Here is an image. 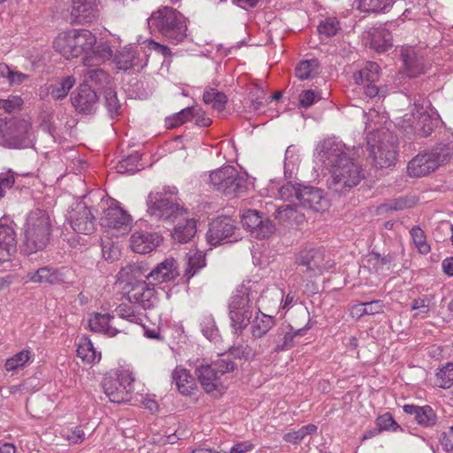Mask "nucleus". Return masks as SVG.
<instances>
[{"instance_id":"nucleus-1","label":"nucleus","mask_w":453,"mask_h":453,"mask_svg":"<svg viewBox=\"0 0 453 453\" xmlns=\"http://www.w3.org/2000/svg\"><path fill=\"white\" fill-rule=\"evenodd\" d=\"M345 145L329 138L319 145L318 157L330 171L328 187L334 192L344 193L357 186L365 178L362 167L345 153Z\"/></svg>"},{"instance_id":"nucleus-2","label":"nucleus","mask_w":453,"mask_h":453,"mask_svg":"<svg viewBox=\"0 0 453 453\" xmlns=\"http://www.w3.org/2000/svg\"><path fill=\"white\" fill-rule=\"evenodd\" d=\"M262 290V283L247 281L239 285L229 297L227 310L230 325L235 334H242L252 318V304Z\"/></svg>"},{"instance_id":"nucleus-3","label":"nucleus","mask_w":453,"mask_h":453,"mask_svg":"<svg viewBox=\"0 0 453 453\" xmlns=\"http://www.w3.org/2000/svg\"><path fill=\"white\" fill-rule=\"evenodd\" d=\"M96 43V35L87 29H69L60 33L54 40V49L66 59L85 55V66H93V57L89 52Z\"/></svg>"},{"instance_id":"nucleus-4","label":"nucleus","mask_w":453,"mask_h":453,"mask_svg":"<svg viewBox=\"0 0 453 453\" xmlns=\"http://www.w3.org/2000/svg\"><path fill=\"white\" fill-rule=\"evenodd\" d=\"M52 223L50 214L41 209L31 211L23 226V250L27 254H34L46 248L50 242Z\"/></svg>"},{"instance_id":"nucleus-5","label":"nucleus","mask_w":453,"mask_h":453,"mask_svg":"<svg viewBox=\"0 0 453 453\" xmlns=\"http://www.w3.org/2000/svg\"><path fill=\"white\" fill-rule=\"evenodd\" d=\"M149 21L171 43L178 44L187 37L186 18L172 7L166 6L154 12Z\"/></svg>"},{"instance_id":"nucleus-6","label":"nucleus","mask_w":453,"mask_h":453,"mask_svg":"<svg viewBox=\"0 0 453 453\" xmlns=\"http://www.w3.org/2000/svg\"><path fill=\"white\" fill-rule=\"evenodd\" d=\"M452 153L453 149L449 143H439L412 157L407 165V173L412 178L426 176L448 161Z\"/></svg>"},{"instance_id":"nucleus-7","label":"nucleus","mask_w":453,"mask_h":453,"mask_svg":"<svg viewBox=\"0 0 453 453\" xmlns=\"http://www.w3.org/2000/svg\"><path fill=\"white\" fill-rule=\"evenodd\" d=\"M208 183L213 189L228 197H236L247 191L245 174L232 165H224L210 173Z\"/></svg>"},{"instance_id":"nucleus-8","label":"nucleus","mask_w":453,"mask_h":453,"mask_svg":"<svg viewBox=\"0 0 453 453\" xmlns=\"http://www.w3.org/2000/svg\"><path fill=\"white\" fill-rule=\"evenodd\" d=\"M234 363L230 357H222L211 364H202L196 369V374L203 388L208 394H222L226 390L222 376L233 372Z\"/></svg>"},{"instance_id":"nucleus-9","label":"nucleus","mask_w":453,"mask_h":453,"mask_svg":"<svg viewBox=\"0 0 453 453\" xmlns=\"http://www.w3.org/2000/svg\"><path fill=\"white\" fill-rule=\"evenodd\" d=\"M367 149L375 166H391L396 157V140L388 130L372 132L367 136Z\"/></svg>"},{"instance_id":"nucleus-10","label":"nucleus","mask_w":453,"mask_h":453,"mask_svg":"<svg viewBox=\"0 0 453 453\" xmlns=\"http://www.w3.org/2000/svg\"><path fill=\"white\" fill-rule=\"evenodd\" d=\"M147 205L148 214L157 220L173 222L186 212L166 194L158 192L149 194Z\"/></svg>"},{"instance_id":"nucleus-11","label":"nucleus","mask_w":453,"mask_h":453,"mask_svg":"<svg viewBox=\"0 0 453 453\" xmlns=\"http://www.w3.org/2000/svg\"><path fill=\"white\" fill-rule=\"evenodd\" d=\"M31 124L28 120L12 119L0 124V143L8 148L27 146Z\"/></svg>"},{"instance_id":"nucleus-12","label":"nucleus","mask_w":453,"mask_h":453,"mask_svg":"<svg viewBox=\"0 0 453 453\" xmlns=\"http://www.w3.org/2000/svg\"><path fill=\"white\" fill-rule=\"evenodd\" d=\"M133 381L131 373L123 371L104 377L103 388L111 402L120 403L128 400L133 390Z\"/></svg>"},{"instance_id":"nucleus-13","label":"nucleus","mask_w":453,"mask_h":453,"mask_svg":"<svg viewBox=\"0 0 453 453\" xmlns=\"http://www.w3.org/2000/svg\"><path fill=\"white\" fill-rule=\"evenodd\" d=\"M296 264L308 278L319 276L331 267L329 262H325L323 251L317 249L300 251L296 256Z\"/></svg>"},{"instance_id":"nucleus-14","label":"nucleus","mask_w":453,"mask_h":453,"mask_svg":"<svg viewBox=\"0 0 453 453\" xmlns=\"http://www.w3.org/2000/svg\"><path fill=\"white\" fill-rule=\"evenodd\" d=\"M131 216L119 205H111L104 211L101 225L114 235H123L131 229Z\"/></svg>"},{"instance_id":"nucleus-15","label":"nucleus","mask_w":453,"mask_h":453,"mask_svg":"<svg viewBox=\"0 0 453 453\" xmlns=\"http://www.w3.org/2000/svg\"><path fill=\"white\" fill-rule=\"evenodd\" d=\"M237 227L234 221L229 217H219L211 224L207 233V240L211 245L226 242H234L238 240L235 234Z\"/></svg>"},{"instance_id":"nucleus-16","label":"nucleus","mask_w":453,"mask_h":453,"mask_svg":"<svg viewBox=\"0 0 453 453\" xmlns=\"http://www.w3.org/2000/svg\"><path fill=\"white\" fill-rule=\"evenodd\" d=\"M427 53L428 50L420 46L402 47L401 58L409 76H418L425 72Z\"/></svg>"},{"instance_id":"nucleus-17","label":"nucleus","mask_w":453,"mask_h":453,"mask_svg":"<svg viewBox=\"0 0 453 453\" xmlns=\"http://www.w3.org/2000/svg\"><path fill=\"white\" fill-rule=\"evenodd\" d=\"M148 59L143 51L137 47L125 46L114 57V63L119 70H141L147 65Z\"/></svg>"},{"instance_id":"nucleus-18","label":"nucleus","mask_w":453,"mask_h":453,"mask_svg":"<svg viewBox=\"0 0 453 453\" xmlns=\"http://www.w3.org/2000/svg\"><path fill=\"white\" fill-rule=\"evenodd\" d=\"M69 220L76 233L90 234L95 231V216L84 203H76L70 211Z\"/></svg>"},{"instance_id":"nucleus-19","label":"nucleus","mask_w":453,"mask_h":453,"mask_svg":"<svg viewBox=\"0 0 453 453\" xmlns=\"http://www.w3.org/2000/svg\"><path fill=\"white\" fill-rule=\"evenodd\" d=\"M127 296L130 303H138L144 310L153 308L158 302L155 288L146 281L136 282Z\"/></svg>"},{"instance_id":"nucleus-20","label":"nucleus","mask_w":453,"mask_h":453,"mask_svg":"<svg viewBox=\"0 0 453 453\" xmlns=\"http://www.w3.org/2000/svg\"><path fill=\"white\" fill-rule=\"evenodd\" d=\"M400 125L405 132L408 133L410 129V131L419 132L423 136L429 135L433 130L429 114L419 109L416 111L413 110L411 115L405 114Z\"/></svg>"},{"instance_id":"nucleus-21","label":"nucleus","mask_w":453,"mask_h":453,"mask_svg":"<svg viewBox=\"0 0 453 453\" xmlns=\"http://www.w3.org/2000/svg\"><path fill=\"white\" fill-rule=\"evenodd\" d=\"M298 206L308 208L315 211H324L329 207L328 199L319 188L303 187L299 194Z\"/></svg>"},{"instance_id":"nucleus-22","label":"nucleus","mask_w":453,"mask_h":453,"mask_svg":"<svg viewBox=\"0 0 453 453\" xmlns=\"http://www.w3.org/2000/svg\"><path fill=\"white\" fill-rule=\"evenodd\" d=\"M97 95L88 84H81L77 94L72 97V104L77 111L81 113H91L96 104Z\"/></svg>"},{"instance_id":"nucleus-23","label":"nucleus","mask_w":453,"mask_h":453,"mask_svg":"<svg viewBox=\"0 0 453 453\" xmlns=\"http://www.w3.org/2000/svg\"><path fill=\"white\" fill-rule=\"evenodd\" d=\"M300 185H295L291 182H288L280 188V198L286 201H290L292 203L283 204L279 207L278 213L280 216H286L287 218H292L294 212L296 211L299 202V194L302 193Z\"/></svg>"},{"instance_id":"nucleus-24","label":"nucleus","mask_w":453,"mask_h":453,"mask_svg":"<svg viewBox=\"0 0 453 453\" xmlns=\"http://www.w3.org/2000/svg\"><path fill=\"white\" fill-rule=\"evenodd\" d=\"M17 252L16 233L10 225L0 220V261H7Z\"/></svg>"},{"instance_id":"nucleus-25","label":"nucleus","mask_w":453,"mask_h":453,"mask_svg":"<svg viewBox=\"0 0 453 453\" xmlns=\"http://www.w3.org/2000/svg\"><path fill=\"white\" fill-rule=\"evenodd\" d=\"M132 250L140 254L152 251L161 242V237L156 233L144 231L134 232L130 239Z\"/></svg>"},{"instance_id":"nucleus-26","label":"nucleus","mask_w":453,"mask_h":453,"mask_svg":"<svg viewBox=\"0 0 453 453\" xmlns=\"http://www.w3.org/2000/svg\"><path fill=\"white\" fill-rule=\"evenodd\" d=\"M27 277L29 281L40 284L57 285L65 282L63 269L49 266H43L35 271L29 272Z\"/></svg>"},{"instance_id":"nucleus-27","label":"nucleus","mask_w":453,"mask_h":453,"mask_svg":"<svg viewBox=\"0 0 453 453\" xmlns=\"http://www.w3.org/2000/svg\"><path fill=\"white\" fill-rule=\"evenodd\" d=\"M179 275L177 263L173 257L165 259L158 264L148 275L155 284L172 280Z\"/></svg>"},{"instance_id":"nucleus-28","label":"nucleus","mask_w":453,"mask_h":453,"mask_svg":"<svg viewBox=\"0 0 453 453\" xmlns=\"http://www.w3.org/2000/svg\"><path fill=\"white\" fill-rule=\"evenodd\" d=\"M96 0H73L72 16L80 23H90L97 16Z\"/></svg>"},{"instance_id":"nucleus-29","label":"nucleus","mask_w":453,"mask_h":453,"mask_svg":"<svg viewBox=\"0 0 453 453\" xmlns=\"http://www.w3.org/2000/svg\"><path fill=\"white\" fill-rule=\"evenodd\" d=\"M276 320L273 316L267 315L261 311V307H258V311L256 312L253 319H250V332L253 339H261L265 337L267 333L275 326Z\"/></svg>"},{"instance_id":"nucleus-30","label":"nucleus","mask_w":453,"mask_h":453,"mask_svg":"<svg viewBox=\"0 0 453 453\" xmlns=\"http://www.w3.org/2000/svg\"><path fill=\"white\" fill-rule=\"evenodd\" d=\"M75 84V79L73 76H67L56 84L45 85L39 89L41 99H46L50 95L54 100L65 98L71 88Z\"/></svg>"},{"instance_id":"nucleus-31","label":"nucleus","mask_w":453,"mask_h":453,"mask_svg":"<svg viewBox=\"0 0 453 453\" xmlns=\"http://www.w3.org/2000/svg\"><path fill=\"white\" fill-rule=\"evenodd\" d=\"M173 382L177 390L182 395H191L196 390V383L189 371L181 366H177L172 372Z\"/></svg>"},{"instance_id":"nucleus-32","label":"nucleus","mask_w":453,"mask_h":453,"mask_svg":"<svg viewBox=\"0 0 453 453\" xmlns=\"http://www.w3.org/2000/svg\"><path fill=\"white\" fill-rule=\"evenodd\" d=\"M283 297L284 293L281 289L275 287L265 288L262 284V290L257 295V299L254 301L257 309L261 307V311H271L277 308L278 304L282 303Z\"/></svg>"},{"instance_id":"nucleus-33","label":"nucleus","mask_w":453,"mask_h":453,"mask_svg":"<svg viewBox=\"0 0 453 453\" xmlns=\"http://www.w3.org/2000/svg\"><path fill=\"white\" fill-rule=\"evenodd\" d=\"M403 409L405 413L413 415L417 423L421 426L432 427L437 422V416L429 405L405 404Z\"/></svg>"},{"instance_id":"nucleus-34","label":"nucleus","mask_w":453,"mask_h":453,"mask_svg":"<svg viewBox=\"0 0 453 453\" xmlns=\"http://www.w3.org/2000/svg\"><path fill=\"white\" fill-rule=\"evenodd\" d=\"M307 330L306 327L285 332L281 327L277 330V334L271 336L272 341L275 344L273 350L280 352L288 349L294 346V339L296 336H303Z\"/></svg>"},{"instance_id":"nucleus-35","label":"nucleus","mask_w":453,"mask_h":453,"mask_svg":"<svg viewBox=\"0 0 453 453\" xmlns=\"http://www.w3.org/2000/svg\"><path fill=\"white\" fill-rule=\"evenodd\" d=\"M370 46L378 52H384L393 45L392 35L388 29L380 27L369 32Z\"/></svg>"},{"instance_id":"nucleus-36","label":"nucleus","mask_w":453,"mask_h":453,"mask_svg":"<svg viewBox=\"0 0 453 453\" xmlns=\"http://www.w3.org/2000/svg\"><path fill=\"white\" fill-rule=\"evenodd\" d=\"M113 316L105 313H96L88 320L90 329L96 333H104V334L113 337L119 330L111 324Z\"/></svg>"},{"instance_id":"nucleus-37","label":"nucleus","mask_w":453,"mask_h":453,"mask_svg":"<svg viewBox=\"0 0 453 453\" xmlns=\"http://www.w3.org/2000/svg\"><path fill=\"white\" fill-rule=\"evenodd\" d=\"M196 232V222L192 219H185L184 222L178 223L172 233L174 241L186 243L189 242Z\"/></svg>"},{"instance_id":"nucleus-38","label":"nucleus","mask_w":453,"mask_h":453,"mask_svg":"<svg viewBox=\"0 0 453 453\" xmlns=\"http://www.w3.org/2000/svg\"><path fill=\"white\" fill-rule=\"evenodd\" d=\"M77 356L85 363L92 364L100 360V353H97L92 342L88 337H81L76 349Z\"/></svg>"},{"instance_id":"nucleus-39","label":"nucleus","mask_w":453,"mask_h":453,"mask_svg":"<svg viewBox=\"0 0 453 453\" xmlns=\"http://www.w3.org/2000/svg\"><path fill=\"white\" fill-rule=\"evenodd\" d=\"M187 259L188 262L184 273V277L188 280L200 269L203 268L206 263L203 252L198 250H190L188 253H187Z\"/></svg>"},{"instance_id":"nucleus-40","label":"nucleus","mask_w":453,"mask_h":453,"mask_svg":"<svg viewBox=\"0 0 453 453\" xmlns=\"http://www.w3.org/2000/svg\"><path fill=\"white\" fill-rule=\"evenodd\" d=\"M380 68L375 62H368L357 73L354 80L357 84L375 83L380 79Z\"/></svg>"},{"instance_id":"nucleus-41","label":"nucleus","mask_w":453,"mask_h":453,"mask_svg":"<svg viewBox=\"0 0 453 453\" xmlns=\"http://www.w3.org/2000/svg\"><path fill=\"white\" fill-rule=\"evenodd\" d=\"M110 82L109 74L101 68L88 69L84 73V84L105 88Z\"/></svg>"},{"instance_id":"nucleus-42","label":"nucleus","mask_w":453,"mask_h":453,"mask_svg":"<svg viewBox=\"0 0 453 453\" xmlns=\"http://www.w3.org/2000/svg\"><path fill=\"white\" fill-rule=\"evenodd\" d=\"M116 315L129 323L142 325L143 314L128 303H121L115 309Z\"/></svg>"},{"instance_id":"nucleus-43","label":"nucleus","mask_w":453,"mask_h":453,"mask_svg":"<svg viewBox=\"0 0 453 453\" xmlns=\"http://www.w3.org/2000/svg\"><path fill=\"white\" fill-rule=\"evenodd\" d=\"M32 361V353L28 349H23L11 357L4 364V368L8 372H14L27 366Z\"/></svg>"},{"instance_id":"nucleus-44","label":"nucleus","mask_w":453,"mask_h":453,"mask_svg":"<svg viewBox=\"0 0 453 453\" xmlns=\"http://www.w3.org/2000/svg\"><path fill=\"white\" fill-rule=\"evenodd\" d=\"M319 63L317 59L303 60L296 66V75L302 81L312 79L319 73Z\"/></svg>"},{"instance_id":"nucleus-45","label":"nucleus","mask_w":453,"mask_h":453,"mask_svg":"<svg viewBox=\"0 0 453 453\" xmlns=\"http://www.w3.org/2000/svg\"><path fill=\"white\" fill-rule=\"evenodd\" d=\"M435 384L441 388H449L453 385V363L448 362L435 373Z\"/></svg>"},{"instance_id":"nucleus-46","label":"nucleus","mask_w":453,"mask_h":453,"mask_svg":"<svg viewBox=\"0 0 453 453\" xmlns=\"http://www.w3.org/2000/svg\"><path fill=\"white\" fill-rule=\"evenodd\" d=\"M203 102L206 104H211L212 108L221 111L226 104V96L214 88H209L204 91L203 96Z\"/></svg>"},{"instance_id":"nucleus-47","label":"nucleus","mask_w":453,"mask_h":453,"mask_svg":"<svg viewBox=\"0 0 453 453\" xmlns=\"http://www.w3.org/2000/svg\"><path fill=\"white\" fill-rule=\"evenodd\" d=\"M394 259L395 257L390 254L381 256L379 253L372 252L368 257L367 263L369 266H372L376 272H380L384 269L389 270L390 265Z\"/></svg>"},{"instance_id":"nucleus-48","label":"nucleus","mask_w":453,"mask_h":453,"mask_svg":"<svg viewBox=\"0 0 453 453\" xmlns=\"http://www.w3.org/2000/svg\"><path fill=\"white\" fill-rule=\"evenodd\" d=\"M93 57V65H97L102 62L109 60L112 57V50L107 42L96 43L93 50L89 52Z\"/></svg>"},{"instance_id":"nucleus-49","label":"nucleus","mask_w":453,"mask_h":453,"mask_svg":"<svg viewBox=\"0 0 453 453\" xmlns=\"http://www.w3.org/2000/svg\"><path fill=\"white\" fill-rule=\"evenodd\" d=\"M412 242L421 254L430 252V245L426 242L424 231L419 226H413L410 231Z\"/></svg>"},{"instance_id":"nucleus-50","label":"nucleus","mask_w":453,"mask_h":453,"mask_svg":"<svg viewBox=\"0 0 453 453\" xmlns=\"http://www.w3.org/2000/svg\"><path fill=\"white\" fill-rule=\"evenodd\" d=\"M200 326L203 334L209 340L214 339L218 334L216 322L211 314H203L200 319Z\"/></svg>"},{"instance_id":"nucleus-51","label":"nucleus","mask_w":453,"mask_h":453,"mask_svg":"<svg viewBox=\"0 0 453 453\" xmlns=\"http://www.w3.org/2000/svg\"><path fill=\"white\" fill-rule=\"evenodd\" d=\"M141 274L140 267L135 264H128L123 266L117 274V279L120 282L131 284L133 280L138 278Z\"/></svg>"},{"instance_id":"nucleus-52","label":"nucleus","mask_w":453,"mask_h":453,"mask_svg":"<svg viewBox=\"0 0 453 453\" xmlns=\"http://www.w3.org/2000/svg\"><path fill=\"white\" fill-rule=\"evenodd\" d=\"M391 0H358V9L365 12L384 11L390 5Z\"/></svg>"},{"instance_id":"nucleus-53","label":"nucleus","mask_w":453,"mask_h":453,"mask_svg":"<svg viewBox=\"0 0 453 453\" xmlns=\"http://www.w3.org/2000/svg\"><path fill=\"white\" fill-rule=\"evenodd\" d=\"M340 29V23L335 18H326L318 26L319 35L326 37L335 35Z\"/></svg>"},{"instance_id":"nucleus-54","label":"nucleus","mask_w":453,"mask_h":453,"mask_svg":"<svg viewBox=\"0 0 453 453\" xmlns=\"http://www.w3.org/2000/svg\"><path fill=\"white\" fill-rule=\"evenodd\" d=\"M262 216L256 210H248L242 216V223L244 227L255 232L261 224Z\"/></svg>"},{"instance_id":"nucleus-55","label":"nucleus","mask_w":453,"mask_h":453,"mask_svg":"<svg viewBox=\"0 0 453 453\" xmlns=\"http://www.w3.org/2000/svg\"><path fill=\"white\" fill-rule=\"evenodd\" d=\"M376 424L380 431H397L400 429V426L393 418L392 415L388 412L380 415L376 419Z\"/></svg>"},{"instance_id":"nucleus-56","label":"nucleus","mask_w":453,"mask_h":453,"mask_svg":"<svg viewBox=\"0 0 453 453\" xmlns=\"http://www.w3.org/2000/svg\"><path fill=\"white\" fill-rule=\"evenodd\" d=\"M105 104L108 111L111 114H118L120 108V104L117 98V93L111 88H105L104 90Z\"/></svg>"},{"instance_id":"nucleus-57","label":"nucleus","mask_w":453,"mask_h":453,"mask_svg":"<svg viewBox=\"0 0 453 453\" xmlns=\"http://www.w3.org/2000/svg\"><path fill=\"white\" fill-rule=\"evenodd\" d=\"M14 183V173L12 170L0 173V198L5 196L6 191L11 189Z\"/></svg>"},{"instance_id":"nucleus-58","label":"nucleus","mask_w":453,"mask_h":453,"mask_svg":"<svg viewBox=\"0 0 453 453\" xmlns=\"http://www.w3.org/2000/svg\"><path fill=\"white\" fill-rule=\"evenodd\" d=\"M321 96L319 92L308 89L303 91L299 96V104L303 108H308L320 100Z\"/></svg>"},{"instance_id":"nucleus-59","label":"nucleus","mask_w":453,"mask_h":453,"mask_svg":"<svg viewBox=\"0 0 453 453\" xmlns=\"http://www.w3.org/2000/svg\"><path fill=\"white\" fill-rule=\"evenodd\" d=\"M22 104L23 100L19 96H10L7 99L0 98V108L8 113L19 109Z\"/></svg>"},{"instance_id":"nucleus-60","label":"nucleus","mask_w":453,"mask_h":453,"mask_svg":"<svg viewBox=\"0 0 453 453\" xmlns=\"http://www.w3.org/2000/svg\"><path fill=\"white\" fill-rule=\"evenodd\" d=\"M274 231L273 223L268 219H261V224L257 226V229L255 230L256 237L260 239H265L269 237Z\"/></svg>"},{"instance_id":"nucleus-61","label":"nucleus","mask_w":453,"mask_h":453,"mask_svg":"<svg viewBox=\"0 0 453 453\" xmlns=\"http://www.w3.org/2000/svg\"><path fill=\"white\" fill-rule=\"evenodd\" d=\"M265 91L261 88H256L254 90L250 92L251 106L254 111L261 110L263 106L262 99L265 97Z\"/></svg>"},{"instance_id":"nucleus-62","label":"nucleus","mask_w":453,"mask_h":453,"mask_svg":"<svg viewBox=\"0 0 453 453\" xmlns=\"http://www.w3.org/2000/svg\"><path fill=\"white\" fill-rule=\"evenodd\" d=\"M365 311L367 315H375L383 312L384 303L381 300H373L365 303Z\"/></svg>"},{"instance_id":"nucleus-63","label":"nucleus","mask_w":453,"mask_h":453,"mask_svg":"<svg viewBox=\"0 0 453 453\" xmlns=\"http://www.w3.org/2000/svg\"><path fill=\"white\" fill-rule=\"evenodd\" d=\"M67 441L72 444H77L83 441L85 433L80 426H76L73 430L68 431L66 434Z\"/></svg>"},{"instance_id":"nucleus-64","label":"nucleus","mask_w":453,"mask_h":453,"mask_svg":"<svg viewBox=\"0 0 453 453\" xmlns=\"http://www.w3.org/2000/svg\"><path fill=\"white\" fill-rule=\"evenodd\" d=\"M195 114H197V111H196V108L193 107H187L185 109H182L179 112L174 114V119H179L181 120V123H185L187 121L191 120Z\"/></svg>"}]
</instances>
